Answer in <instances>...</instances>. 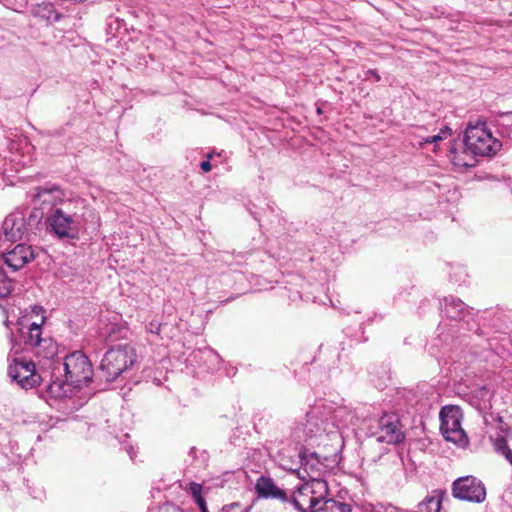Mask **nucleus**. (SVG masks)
<instances>
[{
	"label": "nucleus",
	"mask_w": 512,
	"mask_h": 512,
	"mask_svg": "<svg viewBox=\"0 0 512 512\" xmlns=\"http://www.w3.org/2000/svg\"><path fill=\"white\" fill-rule=\"evenodd\" d=\"M328 491L325 480L312 478L291 493L287 492L288 499L285 505H289L299 512H319L324 510L323 502Z\"/></svg>",
	"instance_id": "nucleus-1"
},
{
	"label": "nucleus",
	"mask_w": 512,
	"mask_h": 512,
	"mask_svg": "<svg viewBox=\"0 0 512 512\" xmlns=\"http://www.w3.org/2000/svg\"><path fill=\"white\" fill-rule=\"evenodd\" d=\"M136 361V353L132 346L118 345L109 349L99 365L100 375L108 382L116 380Z\"/></svg>",
	"instance_id": "nucleus-2"
},
{
	"label": "nucleus",
	"mask_w": 512,
	"mask_h": 512,
	"mask_svg": "<svg viewBox=\"0 0 512 512\" xmlns=\"http://www.w3.org/2000/svg\"><path fill=\"white\" fill-rule=\"evenodd\" d=\"M464 144L475 156H493L501 148V142L494 138L486 123L479 122L466 128Z\"/></svg>",
	"instance_id": "nucleus-3"
},
{
	"label": "nucleus",
	"mask_w": 512,
	"mask_h": 512,
	"mask_svg": "<svg viewBox=\"0 0 512 512\" xmlns=\"http://www.w3.org/2000/svg\"><path fill=\"white\" fill-rule=\"evenodd\" d=\"M60 366L63 367L67 382H70L73 387L81 388L92 379V364L88 357L80 351L67 355Z\"/></svg>",
	"instance_id": "nucleus-4"
},
{
	"label": "nucleus",
	"mask_w": 512,
	"mask_h": 512,
	"mask_svg": "<svg viewBox=\"0 0 512 512\" xmlns=\"http://www.w3.org/2000/svg\"><path fill=\"white\" fill-rule=\"evenodd\" d=\"M440 420V430L447 441L462 447L468 444V437L461 427L462 412L459 407H443L440 411Z\"/></svg>",
	"instance_id": "nucleus-5"
},
{
	"label": "nucleus",
	"mask_w": 512,
	"mask_h": 512,
	"mask_svg": "<svg viewBox=\"0 0 512 512\" xmlns=\"http://www.w3.org/2000/svg\"><path fill=\"white\" fill-rule=\"evenodd\" d=\"M376 427L371 431V435L376 437L378 442L387 444H398L403 441L405 434L402 431L400 421L397 415L386 413L380 418L374 420Z\"/></svg>",
	"instance_id": "nucleus-6"
},
{
	"label": "nucleus",
	"mask_w": 512,
	"mask_h": 512,
	"mask_svg": "<svg viewBox=\"0 0 512 512\" xmlns=\"http://www.w3.org/2000/svg\"><path fill=\"white\" fill-rule=\"evenodd\" d=\"M51 231L59 238H76L79 232V216L62 208L54 209L47 219Z\"/></svg>",
	"instance_id": "nucleus-7"
},
{
	"label": "nucleus",
	"mask_w": 512,
	"mask_h": 512,
	"mask_svg": "<svg viewBox=\"0 0 512 512\" xmlns=\"http://www.w3.org/2000/svg\"><path fill=\"white\" fill-rule=\"evenodd\" d=\"M9 377L23 389H31L40 384L42 377L36 372L35 364L19 358H13L8 367Z\"/></svg>",
	"instance_id": "nucleus-8"
},
{
	"label": "nucleus",
	"mask_w": 512,
	"mask_h": 512,
	"mask_svg": "<svg viewBox=\"0 0 512 512\" xmlns=\"http://www.w3.org/2000/svg\"><path fill=\"white\" fill-rule=\"evenodd\" d=\"M452 493L457 499L475 503H481L486 498V489L483 483L473 476L456 479L452 485Z\"/></svg>",
	"instance_id": "nucleus-9"
},
{
	"label": "nucleus",
	"mask_w": 512,
	"mask_h": 512,
	"mask_svg": "<svg viewBox=\"0 0 512 512\" xmlns=\"http://www.w3.org/2000/svg\"><path fill=\"white\" fill-rule=\"evenodd\" d=\"M331 412V408L326 407L325 404L314 405L307 413L305 417V423H303V431L308 437L319 436L322 433L333 434V430L330 428L329 419L325 417Z\"/></svg>",
	"instance_id": "nucleus-10"
},
{
	"label": "nucleus",
	"mask_w": 512,
	"mask_h": 512,
	"mask_svg": "<svg viewBox=\"0 0 512 512\" xmlns=\"http://www.w3.org/2000/svg\"><path fill=\"white\" fill-rule=\"evenodd\" d=\"M36 256V249L31 245L20 243L3 255V261L12 270L17 271L34 260Z\"/></svg>",
	"instance_id": "nucleus-11"
},
{
	"label": "nucleus",
	"mask_w": 512,
	"mask_h": 512,
	"mask_svg": "<svg viewBox=\"0 0 512 512\" xmlns=\"http://www.w3.org/2000/svg\"><path fill=\"white\" fill-rule=\"evenodd\" d=\"M255 490L260 498L276 499L283 504H285L288 499L287 491L279 488L269 477L260 476L256 481Z\"/></svg>",
	"instance_id": "nucleus-12"
},
{
	"label": "nucleus",
	"mask_w": 512,
	"mask_h": 512,
	"mask_svg": "<svg viewBox=\"0 0 512 512\" xmlns=\"http://www.w3.org/2000/svg\"><path fill=\"white\" fill-rule=\"evenodd\" d=\"M325 406L331 408V412L325 417L329 419L330 428L333 430V433L335 432V429L338 431L340 428L345 427L352 422L353 413L348 407H333L332 404H325Z\"/></svg>",
	"instance_id": "nucleus-13"
},
{
	"label": "nucleus",
	"mask_w": 512,
	"mask_h": 512,
	"mask_svg": "<svg viewBox=\"0 0 512 512\" xmlns=\"http://www.w3.org/2000/svg\"><path fill=\"white\" fill-rule=\"evenodd\" d=\"M24 230V223L22 218L9 215L5 218L2 224V236L0 241H16L22 237Z\"/></svg>",
	"instance_id": "nucleus-14"
},
{
	"label": "nucleus",
	"mask_w": 512,
	"mask_h": 512,
	"mask_svg": "<svg viewBox=\"0 0 512 512\" xmlns=\"http://www.w3.org/2000/svg\"><path fill=\"white\" fill-rule=\"evenodd\" d=\"M442 305L443 313L455 320L463 319L468 311L467 305L462 300L453 296L445 297Z\"/></svg>",
	"instance_id": "nucleus-15"
},
{
	"label": "nucleus",
	"mask_w": 512,
	"mask_h": 512,
	"mask_svg": "<svg viewBox=\"0 0 512 512\" xmlns=\"http://www.w3.org/2000/svg\"><path fill=\"white\" fill-rule=\"evenodd\" d=\"M36 357L42 359H53L58 353L56 342L49 336L42 338L33 348Z\"/></svg>",
	"instance_id": "nucleus-16"
},
{
	"label": "nucleus",
	"mask_w": 512,
	"mask_h": 512,
	"mask_svg": "<svg viewBox=\"0 0 512 512\" xmlns=\"http://www.w3.org/2000/svg\"><path fill=\"white\" fill-rule=\"evenodd\" d=\"M446 495L443 490H435L432 495L424 498L418 505V512H439L441 508V502Z\"/></svg>",
	"instance_id": "nucleus-17"
},
{
	"label": "nucleus",
	"mask_w": 512,
	"mask_h": 512,
	"mask_svg": "<svg viewBox=\"0 0 512 512\" xmlns=\"http://www.w3.org/2000/svg\"><path fill=\"white\" fill-rule=\"evenodd\" d=\"M44 322V317H41V322H32L29 324L27 332H22L24 343L26 346H29L30 348H34L37 343L40 342L42 338V328L41 325Z\"/></svg>",
	"instance_id": "nucleus-18"
},
{
	"label": "nucleus",
	"mask_w": 512,
	"mask_h": 512,
	"mask_svg": "<svg viewBox=\"0 0 512 512\" xmlns=\"http://www.w3.org/2000/svg\"><path fill=\"white\" fill-rule=\"evenodd\" d=\"M70 382L67 380L56 379L51 381L46 387V395L51 398H62L66 397L70 392Z\"/></svg>",
	"instance_id": "nucleus-19"
},
{
	"label": "nucleus",
	"mask_w": 512,
	"mask_h": 512,
	"mask_svg": "<svg viewBox=\"0 0 512 512\" xmlns=\"http://www.w3.org/2000/svg\"><path fill=\"white\" fill-rule=\"evenodd\" d=\"M450 153V160L454 166L459 168L475 166L476 161L473 157V154H471V152H469L466 147L465 150L461 152H456L455 150L451 149Z\"/></svg>",
	"instance_id": "nucleus-20"
},
{
	"label": "nucleus",
	"mask_w": 512,
	"mask_h": 512,
	"mask_svg": "<svg viewBox=\"0 0 512 512\" xmlns=\"http://www.w3.org/2000/svg\"><path fill=\"white\" fill-rule=\"evenodd\" d=\"M33 15L50 23L60 19V14L51 3H42L33 9Z\"/></svg>",
	"instance_id": "nucleus-21"
},
{
	"label": "nucleus",
	"mask_w": 512,
	"mask_h": 512,
	"mask_svg": "<svg viewBox=\"0 0 512 512\" xmlns=\"http://www.w3.org/2000/svg\"><path fill=\"white\" fill-rule=\"evenodd\" d=\"M496 126L499 134L503 138L512 141V112L501 113L496 118Z\"/></svg>",
	"instance_id": "nucleus-22"
},
{
	"label": "nucleus",
	"mask_w": 512,
	"mask_h": 512,
	"mask_svg": "<svg viewBox=\"0 0 512 512\" xmlns=\"http://www.w3.org/2000/svg\"><path fill=\"white\" fill-rule=\"evenodd\" d=\"M13 290V281L10 279L2 266L0 259V298L7 297Z\"/></svg>",
	"instance_id": "nucleus-23"
},
{
	"label": "nucleus",
	"mask_w": 512,
	"mask_h": 512,
	"mask_svg": "<svg viewBox=\"0 0 512 512\" xmlns=\"http://www.w3.org/2000/svg\"><path fill=\"white\" fill-rule=\"evenodd\" d=\"M324 510H331L332 512H351V506L344 502H339L334 499L325 498L323 502Z\"/></svg>",
	"instance_id": "nucleus-24"
},
{
	"label": "nucleus",
	"mask_w": 512,
	"mask_h": 512,
	"mask_svg": "<svg viewBox=\"0 0 512 512\" xmlns=\"http://www.w3.org/2000/svg\"><path fill=\"white\" fill-rule=\"evenodd\" d=\"M448 135H451V129L447 126L442 128L440 132L436 135L430 136L425 138L423 141L420 142V145L428 144V143H437L444 138H446Z\"/></svg>",
	"instance_id": "nucleus-25"
},
{
	"label": "nucleus",
	"mask_w": 512,
	"mask_h": 512,
	"mask_svg": "<svg viewBox=\"0 0 512 512\" xmlns=\"http://www.w3.org/2000/svg\"><path fill=\"white\" fill-rule=\"evenodd\" d=\"M58 190V186L55 184H46L35 188L34 197L41 199L44 194H51Z\"/></svg>",
	"instance_id": "nucleus-26"
},
{
	"label": "nucleus",
	"mask_w": 512,
	"mask_h": 512,
	"mask_svg": "<svg viewBox=\"0 0 512 512\" xmlns=\"http://www.w3.org/2000/svg\"><path fill=\"white\" fill-rule=\"evenodd\" d=\"M202 485L196 482H190L186 490L192 495V497H196L202 494Z\"/></svg>",
	"instance_id": "nucleus-27"
},
{
	"label": "nucleus",
	"mask_w": 512,
	"mask_h": 512,
	"mask_svg": "<svg viewBox=\"0 0 512 512\" xmlns=\"http://www.w3.org/2000/svg\"><path fill=\"white\" fill-rule=\"evenodd\" d=\"M494 446H495L496 451L501 454H503L506 451V449H509V447L507 446L506 440L502 437H498L495 440Z\"/></svg>",
	"instance_id": "nucleus-28"
},
{
	"label": "nucleus",
	"mask_w": 512,
	"mask_h": 512,
	"mask_svg": "<svg viewBox=\"0 0 512 512\" xmlns=\"http://www.w3.org/2000/svg\"><path fill=\"white\" fill-rule=\"evenodd\" d=\"M368 76H372L374 78V80L376 82L380 81L381 80V77L380 75L378 74V72L374 69H369L367 70L366 72V76H365V79H368Z\"/></svg>",
	"instance_id": "nucleus-29"
},
{
	"label": "nucleus",
	"mask_w": 512,
	"mask_h": 512,
	"mask_svg": "<svg viewBox=\"0 0 512 512\" xmlns=\"http://www.w3.org/2000/svg\"><path fill=\"white\" fill-rule=\"evenodd\" d=\"M281 466L283 469L285 470H290V471H296L297 470V463L294 465V464H289V462H286L284 459L281 460Z\"/></svg>",
	"instance_id": "nucleus-30"
},
{
	"label": "nucleus",
	"mask_w": 512,
	"mask_h": 512,
	"mask_svg": "<svg viewBox=\"0 0 512 512\" xmlns=\"http://www.w3.org/2000/svg\"><path fill=\"white\" fill-rule=\"evenodd\" d=\"M239 507L240 506L238 503H231L229 505L223 506L222 509L220 510V512H232V510L239 508Z\"/></svg>",
	"instance_id": "nucleus-31"
},
{
	"label": "nucleus",
	"mask_w": 512,
	"mask_h": 512,
	"mask_svg": "<svg viewBox=\"0 0 512 512\" xmlns=\"http://www.w3.org/2000/svg\"><path fill=\"white\" fill-rule=\"evenodd\" d=\"M200 167L204 172H209L212 168V165L209 160H206L201 162Z\"/></svg>",
	"instance_id": "nucleus-32"
},
{
	"label": "nucleus",
	"mask_w": 512,
	"mask_h": 512,
	"mask_svg": "<svg viewBox=\"0 0 512 512\" xmlns=\"http://www.w3.org/2000/svg\"><path fill=\"white\" fill-rule=\"evenodd\" d=\"M502 455L512 465V450L510 448L506 449V451Z\"/></svg>",
	"instance_id": "nucleus-33"
},
{
	"label": "nucleus",
	"mask_w": 512,
	"mask_h": 512,
	"mask_svg": "<svg viewBox=\"0 0 512 512\" xmlns=\"http://www.w3.org/2000/svg\"><path fill=\"white\" fill-rule=\"evenodd\" d=\"M194 501L198 505V507L203 506V504L206 503L205 499L202 497V494L194 497Z\"/></svg>",
	"instance_id": "nucleus-34"
},
{
	"label": "nucleus",
	"mask_w": 512,
	"mask_h": 512,
	"mask_svg": "<svg viewBox=\"0 0 512 512\" xmlns=\"http://www.w3.org/2000/svg\"><path fill=\"white\" fill-rule=\"evenodd\" d=\"M127 452H128V454H129L130 458H131V459H134V457H135V453H134V451H133V448H132V447L127 448Z\"/></svg>",
	"instance_id": "nucleus-35"
},
{
	"label": "nucleus",
	"mask_w": 512,
	"mask_h": 512,
	"mask_svg": "<svg viewBox=\"0 0 512 512\" xmlns=\"http://www.w3.org/2000/svg\"><path fill=\"white\" fill-rule=\"evenodd\" d=\"M32 311L35 313V314H39V312L42 311V308L40 306H33L32 307Z\"/></svg>",
	"instance_id": "nucleus-36"
},
{
	"label": "nucleus",
	"mask_w": 512,
	"mask_h": 512,
	"mask_svg": "<svg viewBox=\"0 0 512 512\" xmlns=\"http://www.w3.org/2000/svg\"><path fill=\"white\" fill-rule=\"evenodd\" d=\"M199 509L201 510V512H209L206 503L203 504V506H200Z\"/></svg>",
	"instance_id": "nucleus-37"
},
{
	"label": "nucleus",
	"mask_w": 512,
	"mask_h": 512,
	"mask_svg": "<svg viewBox=\"0 0 512 512\" xmlns=\"http://www.w3.org/2000/svg\"><path fill=\"white\" fill-rule=\"evenodd\" d=\"M11 352H13L14 354H18L19 349H18V348H16V346H15L14 344H12Z\"/></svg>",
	"instance_id": "nucleus-38"
},
{
	"label": "nucleus",
	"mask_w": 512,
	"mask_h": 512,
	"mask_svg": "<svg viewBox=\"0 0 512 512\" xmlns=\"http://www.w3.org/2000/svg\"><path fill=\"white\" fill-rule=\"evenodd\" d=\"M317 113L320 114L322 113L321 109L320 108H317Z\"/></svg>",
	"instance_id": "nucleus-39"
}]
</instances>
